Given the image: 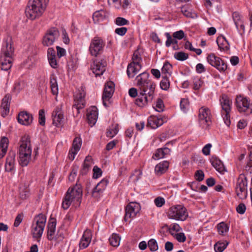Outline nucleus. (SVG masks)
<instances>
[{
	"label": "nucleus",
	"mask_w": 252,
	"mask_h": 252,
	"mask_svg": "<svg viewBox=\"0 0 252 252\" xmlns=\"http://www.w3.org/2000/svg\"><path fill=\"white\" fill-rule=\"evenodd\" d=\"M14 48L11 43V38L7 37L2 46L0 54V68L7 71L12 66Z\"/></svg>",
	"instance_id": "1"
},
{
	"label": "nucleus",
	"mask_w": 252,
	"mask_h": 252,
	"mask_svg": "<svg viewBox=\"0 0 252 252\" xmlns=\"http://www.w3.org/2000/svg\"><path fill=\"white\" fill-rule=\"evenodd\" d=\"M48 0H29L25 9L28 19L34 20L40 17L45 11Z\"/></svg>",
	"instance_id": "2"
},
{
	"label": "nucleus",
	"mask_w": 252,
	"mask_h": 252,
	"mask_svg": "<svg viewBox=\"0 0 252 252\" xmlns=\"http://www.w3.org/2000/svg\"><path fill=\"white\" fill-rule=\"evenodd\" d=\"M32 149L30 138L23 136L21 140L19 149V163L22 166H27L31 158Z\"/></svg>",
	"instance_id": "3"
},
{
	"label": "nucleus",
	"mask_w": 252,
	"mask_h": 252,
	"mask_svg": "<svg viewBox=\"0 0 252 252\" xmlns=\"http://www.w3.org/2000/svg\"><path fill=\"white\" fill-rule=\"evenodd\" d=\"M236 106L241 113L246 115H249L252 113V102L249 98L243 95L236 96Z\"/></svg>",
	"instance_id": "4"
},
{
	"label": "nucleus",
	"mask_w": 252,
	"mask_h": 252,
	"mask_svg": "<svg viewBox=\"0 0 252 252\" xmlns=\"http://www.w3.org/2000/svg\"><path fill=\"white\" fill-rule=\"evenodd\" d=\"M199 124L204 128H207L212 123V114L208 107L203 106L198 110V114Z\"/></svg>",
	"instance_id": "5"
},
{
	"label": "nucleus",
	"mask_w": 252,
	"mask_h": 252,
	"mask_svg": "<svg viewBox=\"0 0 252 252\" xmlns=\"http://www.w3.org/2000/svg\"><path fill=\"white\" fill-rule=\"evenodd\" d=\"M220 100L222 108L221 115L223 121L225 124L228 126L231 123L229 113L231 111V102L227 96L224 94L222 95Z\"/></svg>",
	"instance_id": "6"
},
{
	"label": "nucleus",
	"mask_w": 252,
	"mask_h": 252,
	"mask_svg": "<svg viewBox=\"0 0 252 252\" xmlns=\"http://www.w3.org/2000/svg\"><path fill=\"white\" fill-rule=\"evenodd\" d=\"M35 223L32 225V232L33 236H41L45 228L46 217L45 215L40 214L34 218Z\"/></svg>",
	"instance_id": "7"
},
{
	"label": "nucleus",
	"mask_w": 252,
	"mask_h": 252,
	"mask_svg": "<svg viewBox=\"0 0 252 252\" xmlns=\"http://www.w3.org/2000/svg\"><path fill=\"white\" fill-rule=\"evenodd\" d=\"M247 180L244 175H240L237 179L235 189L237 195L241 199L247 196Z\"/></svg>",
	"instance_id": "8"
},
{
	"label": "nucleus",
	"mask_w": 252,
	"mask_h": 252,
	"mask_svg": "<svg viewBox=\"0 0 252 252\" xmlns=\"http://www.w3.org/2000/svg\"><path fill=\"white\" fill-rule=\"evenodd\" d=\"M105 46V42L102 39L98 36L93 38L91 42L89 51L92 56L96 57L101 54Z\"/></svg>",
	"instance_id": "9"
},
{
	"label": "nucleus",
	"mask_w": 252,
	"mask_h": 252,
	"mask_svg": "<svg viewBox=\"0 0 252 252\" xmlns=\"http://www.w3.org/2000/svg\"><path fill=\"white\" fill-rule=\"evenodd\" d=\"M60 36L59 30L55 27L49 29L46 32L42 39V44L45 46H50L53 44L56 40Z\"/></svg>",
	"instance_id": "10"
},
{
	"label": "nucleus",
	"mask_w": 252,
	"mask_h": 252,
	"mask_svg": "<svg viewBox=\"0 0 252 252\" xmlns=\"http://www.w3.org/2000/svg\"><path fill=\"white\" fill-rule=\"evenodd\" d=\"M85 92L82 87L79 89L74 95V103L72 109L73 111H76L77 114L79 113V110L84 108L85 106L86 101L85 99Z\"/></svg>",
	"instance_id": "11"
},
{
	"label": "nucleus",
	"mask_w": 252,
	"mask_h": 252,
	"mask_svg": "<svg viewBox=\"0 0 252 252\" xmlns=\"http://www.w3.org/2000/svg\"><path fill=\"white\" fill-rule=\"evenodd\" d=\"M207 60L211 65L216 68L220 72H224L227 69V66L224 61L214 54L209 55Z\"/></svg>",
	"instance_id": "12"
},
{
	"label": "nucleus",
	"mask_w": 252,
	"mask_h": 252,
	"mask_svg": "<svg viewBox=\"0 0 252 252\" xmlns=\"http://www.w3.org/2000/svg\"><path fill=\"white\" fill-rule=\"evenodd\" d=\"M66 193L70 195V198L75 202L76 206H80L82 197V189L80 185L76 184L72 188L68 189Z\"/></svg>",
	"instance_id": "13"
},
{
	"label": "nucleus",
	"mask_w": 252,
	"mask_h": 252,
	"mask_svg": "<svg viewBox=\"0 0 252 252\" xmlns=\"http://www.w3.org/2000/svg\"><path fill=\"white\" fill-rule=\"evenodd\" d=\"M156 83L151 81L148 84L143 85L142 87L139 89V94H143L147 96L149 100H153L155 96V92L156 89Z\"/></svg>",
	"instance_id": "14"
},
{
	"label": "nucleus",
	"mask_w": 252,
	"mask_h": 252,
	"mask_svg": "<svg viewBox=\"0 0 252 252\" xmlns=\"http://www.w3.org/2000/svg\"><path fill=\"white\" fill-rule=\"evenodd\" d=\"M140 210V204L136 202H130L126 207L125 221L128 219L135 217Z\"/></svg>",
	"instance_id": "15"
},
{
	"label": "nucleus",
	"mask_w": 252,
	"mask_h": 252,
	"mask_svg": "<svg viewBox=\"0 0 252 252\" xmlns=\"http://www.w3.org/2000/svg\"><path fill=\"white\" fill-rule=\"evenodd\" d=\"M114 83L112 81L107 82L105 84L102 99L103 100V104L105 107L108 106L106 102L109 100L113 94L114 92Z\"/></svg>",
	"instance_id": "16"
},
{
	"label": "nucleus",
	"mask_w": 252,
	"mask_h": 252,
	"mask_svg": "<svg viewBox=\"0 0 252 252\" xmlns=\"http://www.w3.org/2000/svg\"><path fill=\"white\" fill-rule=\"evenodd\" d=\"M172 145L173 142L171 141L167 143L163 148L157 149L153 154L152 158L155 160H158L169 155L171 152Z\"/></svg>",
	"instance_id": "17"
},
{
	"label": "nucleus",
	"mask_w": 252,
	"mask_h": 252,
	"mask_svg": "<svg viewBox=\"0 0 252 252\" xmlns=\"http://www.w3.org/2000/svg\"><path fill=\"white\" fill-rule=\"evenodd\" d=\"M106 65V62L104 60L95 59L94 61V63L92 65L91 68L93 72L95 74L96 76H100L103 74L105 71Z\"/></svg>",
	"instance_id": "18"
},
{
	"label": "nucleus",
	"mask_w": 252,
	"mask_h": 252,
	"mask_svg": "<svg viewBox=\"0 0 252 252\" xmlns=\"http://www.w3.org/2000/svg\"><path fill=\"white\" fill-rule=\"evenodd\" d=\"M53 124L56 126H62L63 123V114L60 107H57L52 113Z\"/></svg>",
	"instance_id": "19"
},
{
	"label": "nucleus",
	"mask_w": 252,
	"mask_h": 252,
	"mask_svg": "<svg viewBox=\"0 0 252 252\" xmlns=\"http://www.w3.org/2000/svg\"><path fill=\"white\" fill-rule=\"evenodd\" d=\"M188 216L186 208L182 205L174 207V220L183 221Z\"/></svg>",
	"instance_id": "20"
},
{
	"label": "nucleus",
	"mask_w": 252,
	"mask_h": 252,
	"mask_svg": "<svg viewBox=\"0 0 252 252\" xmlns=\"http://www.w3.org/2000/svg\"><path fill=\"white\" fill-rule=\"evenodd\" d=\"M11 97L10 94L5 95L1 101L0 108L1 109V116L5 117L9 112V107Z\"/></svg>",
	"instance_id": "21"
},
{
	"label": "nucleus",
	"mask_w": 252,
	"mask_h": 252,
	"mask_svg": "<svg viewBox=\"0 0 252 252\" xmlns=\"http://www.w3.org/2000/svg\"><path fill=\"white\" fill-rule=\"evenodd\" d=\"M87 117L88 123L92 126L96 123L98 118L97 107L94 106H92L88 109L87 110Z\"/></svg>",
	"instance_id": "22"
},
{
	"label": "nucleus",
	"mask_w": 252,
	"mask_h": 252,
	"mask_svg": "<svg viewBox=\"0 0 252 252\" xmlns=\"http://www.w3.org/2000/svg\"><path fill=\"white\" fill-rule=\"evenodd\" d=\"M15 153L13 151H10L6 159L5 164V170L6 172H12L15 167Z\"/></svg>",
	"instance_id": "23"
},
{
	"label": "nucleus",
	"mask_w": 252,
	"mask_h": 252,
	"mask_svg": "<svg viewBox=\"0 0 252 252\" xmlns=\"http://www.w3.org/2000/svg\"><path fill=\"white\" fill-rule=\"evenodd\" d=\"M17 120L20 124L28 126L32 123L33 117L32 115L27 112L23 111L19 114Z\"/></svg>",
	"instance_id": "24"
},
{
	"label": "nucleus",
	"mask_w": 252,
	"mask_h": 252,
	"mask_svg": "<svg viewBox=\"0 0 252 252\" xmlns=\"http://www.w3.org/2000/svg\"><path fill=\"white\" fill-rule=\"evenodd\" d=\"M217 43L219 49L222 51H227L230 49L228 41L223 35H220L217 38Z\"/></svg>",
	"instance_id": "25"
},
{
	"label": "nucleus",
	"mask_w": 252,
	"mask_h": 252,
	"mask_svg": "<svg viewBox=\"0 0 252 252\" xmlns=\"http://www.w3.org/2000/svg\"><path fill=\"white\" fill-rule=\"evenodd\" d=\"M149 74L147 72H143L136 77V80L137 81V85L138 88H140L144 86L151 82L152 80L149 79Z\"/></svg>",
	"instance_id": "26"
},
{
	"label": "nucleus",
	"mask_w": 252,
	"mask_h": 252,
	"mask_svg": "<svg viewBox=\"0 0 252 252\" xmlns=\"http://www.w3.org/2000/svg\"><path fill=\"white\" fill-rule=\"evenodd\" d=\"M93 159L92 157L90 156H87L84 160L82 168L80 170V174L82 175H86L91 169Z\"/></svg>",
	"instance_id": "27"
},
{
	"label": "nucleus",
	"mask_w": 252,
	"mask_h": 252,
	"mask_svg": "<svg viewBox=\"0 0 252 252\" xmlns=\"http://www.w3.org/2000/svg\"><path fill=\"white\" fill-rule=\"evenodd\" d=\"M232 18L237 30L238 31H244L245 27L241 15L237 12H234L232 14Z\"/></svg>",
	"instance_id": "28"
},
{
	"label": "nucleus",
	"mask_w": 252,
	"mask_h": 252,
	"mask_svg": "<svg viewBox=\"0 0 252 252\" xmlns=\"http://www.w3.org/2000/svg\"><path fill=\"white\" fill-rule=\"evenodd\" d=\"M210 162L212 165L219 172L223 174L225 171V168L220 159L216 157H212L210 159Z\"/></svg>",
	"instance_id": "29"
},
{
	"label": "nucleus",
	"mask_w": 252,
	"mask_h": 252,
	"mask_svg": "<svg viewBox=\"0 0 252 252\" xmlns=\"http://www.w3.org/2000/svg\"><path fill=\"white\" fill-rule=\"evenodd\" d=\"M141 64L130 63L127 65L126 73L129 78H133L141 69Z\"/></svg>",
	"instance_id": "30"
},
{
	"label": "nucleus",
	"mask_w": 252,
	"mask_h": 252,
	"mask_svg": "<svg viewBox=\"0 0 252 252\" xmlns=\"http://www.w3.org/2000/svg\"><path fill=\"white\" fill-rule=\"evenodd\" d=\"M163 124V121L161 119L158 118L156 116H150L148 119L147 126H150L152 128H157L159 126Z\"/></svg>",
	"instance_id": "31"
},
{
	"label": "nucleus",
	"mask_w": 252,
	"mask_h": 252,
	"mask_svg": "<svg viewBox=\"0 0 252 252\" xmlns=\"http://www.w3.org/2000/svg\"><path fill=\"white\" fill-rule=\"evenodd\" d=\"M9 141L7 137H3L0 141V158L5 155L8 146Z\"/></svg>",
	"instance_id": "32"
},
{
	"label": "nucleus",
	"mask_w": 252,
	"mask_h": 252,
	"mask_svg": "<svg viewBox=\"0 0 252 252\" xmlns=\"http://www.w3.org/2000/svg\"><path fill=\"white\" fill-rule=\"evenodd\" d=\"M138 97L135 100V104L139 107H144L146 106L148 102H151L153 100H149L148 97L144 94H140L138 95Z\"/></svg>",
	"instance_id": "33"
},
{
	"label": "nucleus",
	"mask_w": 252,
	"mask_h": 252,
	"mask_svg": "<svg viewBox=\"0 0 252 252\" xmlns=\"http://www.w3.org/2000/svg\"><path fill=\"white\" fill-rule=\"evenodd\" d=\"M169 166V163L167 161H164L158 164L155 169L157 174L160 175L165 172Z\"/></svg>",
	"instance_id": "34"
},
{
	"label": "nucleus",
	"mask_w": 252,
	"mask_h": 252,
	"mask_svg": "<svg viewBox=\"0 0 252 252\" xmlns=\"http://www.w3.org/2000/svg\"><path fill=\"white\" fill-rule=\"evenodd\" d=\"M56 226V220L54 218H51L47 225V236H52L55 233Z\"/></svg>",
	"instance_id": "35"
},
{
	"label": "nucleus",
	"mask_w": 252,
	"mask_h": 252,
	"mask_svg": "<svg viewBox=\"0 0 252 252\" xmlns=\"http://www.w3.org/2000/svg\"><path fill=\"white\" fill-rule=\"evenodd\" d=\"M181 12L185 16L188 18L195 19L197 17V14L186 6L181 7Z\"/></svg>",
	"instance_id": "36"
},
{
	"label": "nucleus",
	"mask_w": 252,
	"mask_h": 252,
	"mask_svg": "<svg viewBox=\"0 0 252 252\" xmlns=\"http://www.w3.org/2000/svg\"><path fill=\"white\" fill-rule=\"evenodd\" d=\"M172 65L170 64L168 62H165L161 69V73L163 76H171L172 74Z\"/></svg>",
	"instance_id": "37"
},
{
	"label": "nucleus",
	"mask_w": 252,
	"mask_h": 252,
	"mask_svg": "<svg viewBox=\"0 0 252 252\" xmlns=\"http://www.w3.org/2000/svg\"><path fill=\"white\" fill-rule=\"evenodd\" d=\"M229 242L226 240L219 241L214 245L216 252H222L228 245Z\"/></svg>",
	"instance_id": "38"
},
{
	"label": "nucleus",
	"mask_w": 252,
	"mask_h": 252,
	"mask_svg": "<svg viewBox=\"0 0 252 252\" xmlns=\"http://www.w3.org/2000/svg\"><path fill=\"white\" fill-rule=\"evenodd\" d=\"M50 87L52 93L54 95H57L58 94V85L56 77L52 75L50 77Z\"/></svg>",
	"instance_id": "39"
},
{
	"label": "nucleus",
	"mask_w": 252,
	"mask_h": 252,
	"mask_svg": "<svg viewBox=\"0 0 252 252\" xmlns=\"http://www.w3.org/2000/svg\"><path fill=\"white\" fill-rule=\"evenodd\" d=\"M193 83V89L194 90H198L201 88L204 85V82L203 80L198 77L196 76L192 78Z\"/></svg>",
	"instance_id": "40"
},
{
	"label": "nucleus",
	"mask_w": 252,
	"mask_h": 252,
	"mask_svg": "<svg viewBox=\"0 0 252 252\" xmlns=\"http://www.w3.org/2000/svg\"><path fill=\"white\" fill-rule=\"evenodd\" d=\"M70 196V195L69 196L66 193L65 196L63 199L62 202V207L64 210L67 209L72 203H73V205H74L75 207H77L76 206L75 202L71 199Z\"/></svg>",
	"instance_id": "41"
},
{
	"label": "nucleus",
	"mask_w": 252,
	"mask_h": 252,
	"mask_svg": "<svg viewBox=\"0 0 252 252\" xmlns=\"http://www.w3.org/2000/svg\"><path fill=\"white\" fill-rule=\"evenodd\" d=\"M118 124H116L115 125H112L111 127H110L107 130L106 133V136L109 138H113L118 132Z\"/></svg>",
	"instance_id": "42"
},
{
	"label": "nucleus",
	"mask_w": 252,
	"mask_h": 252,
	"mask_svg": "<svg viewBox=\"0 0 252 252\" xmlns=\"http://www.w3.org/2000/svg\"><path fill=\"white\" fill-rule=\"evenodd\" d=\"M218 230L220 235H224L228 231L229 227L224 222H220L217 226Z\"/></svg>",
	"instance_id": "43"
},
{
	"label": "nucleus",
	"mask_w": 252,
	"mask_h": 252,
	"mask_svg": "<svg viewBox=\"0 0 252 252\" xmlns=\"http://www.w3.org/2000/svg\"><path fill=\"white\" fill-rule=\"evenodd\" d=\"M92 237H82L79 243L80 249H84L88 247Z\"/></svg>",
	"instance_id": "44"
},
{
	"label": "nucleus",
	"mask_w": 252,
	"mask_h": 252,
	"mask_svg": "<svg viewBox=\"0 0 252 252\" xmlns=\"http://www.w3.org/2000/svg\"><path fill=\"white\" fill-rule=\"evenodd\" d=\"M82 145V140L80 137H75L72 143V146L71 149H73L76 152H78Z\"/></svg>",
	"instance_id": "45"
},
{
	"label": "nucleus",
	"mask_w": 252,
	"mask_h": 252,
	"mask_svg": "<svg viewBox=\"0 0 252 252\" xmlns=\"http://www.w3.org/2000/svg\"><path fill=\"white\" fill-rule=\"evenodd\" d=\"M19 195L22 199H27L30 195L29 189L25 187H20L19 189Z\"/></svg>",
	"instance_id": "46"
},
{
	"label": "nucleus",
	"mask_w": 252,
	"mask_h": 252,
	"mask_svg": "<svg viewBox=\"0 0 252 252\" xmlns=\"http://www.w3.org/2000/svg\"><path fill=\"white\" fill-rule=\"evenodd\" d=\"M174 58L177 60L184 61L188 59L189 55L183 52H178L174 54Z\"/></svg>",
	"instance_id": "47"
},
{
	"label": "nucleus",
	"mask_w": 252,
	"mask_h": 252,
	"mask_svg": "<svg viewBox=\"0 0 252 252\" xmlns=\"http://www.w3.org/2000/svg\"><path fill=\"white\" fill-rule=\"evenodd\" d=\"M168 77L162 76V79L160 83V88L164 90H167L170 86V82Z\"/></svg>",
	"instance_id": "48"
},
{
	"label": "nucleus",
	"mask_w": 252,
	"mask_h": 252,
	"mask_svg": "<svg viewBox=\"0 0 252 252\" xmlns=\"http://www.w3.org/2000/svg\"><path fill=\"white\" fill-rule=\"evenodd\" d=\"M160 232L162 233L164 236H167L169 235L173 236V227L172 228H169L167 225L164 226L160 229Z\"/></svg>",
	"instance_id": "49"
},
{
	"label": "nucleus",
	"mask_w": 252,
	"mask_h": 252,
	"mask_svg": "<svg viewBox=\"0 0 252 252\" xmlns=\"http://www.w3.org/2000/svg\"><path fill=\"white\" fill-rule=\"evenodd\" d=\"M180 108L183 112L187 111L189 108V101L188 99L183 98L181 100Z\"/></svg>",
	"instance_id": "50"
},
{
	"label": "nucleus",
	"mask_w": 252,
	"mask_h": 252,
	"mask_svg": "<svg viewBox=\"0 0 252 252\" xmlns=\"http://www.w3.org/2000/svg\"><path fill=\"white\" fill-rule=\"evenodd\" d=\"M148 245L150 250L152 252H155L158 249L157 241L154 239L149 241Z\"/></svg>",
	"instance_id": "51"
},
{
	"label": "nucleus",
	"mask_w": 252,
	"mask_h": 252,
	"mask_svg": "<svg viewBox=\"0 0 252 252\" xmlns=\"http://www.w3.org/2000/svg\"><path fill=\"white\" fill-rule=\"evenodd\" d=\"M110 244L113 247H118L120 245L121 237H109Z\"/></svg>",
	"instance_id": "52"
},
{
	"label": "nucleus",
	"mask_w": 252,
	"mask_h": 252,
	"mask_svg": "<svg viewBox=\"0 0 252 252\" xmlns=\"http://www.w3.org/2000/svg\"><path fill=\"white\" fill-rule=\"evenodd\" d=\"M163 108L164 104L162 100L160 98H158L155 108V110L158 112H161L163 111Z\"/></svg>",
	"instance_id": "53"
},
{
	"label": "nucleus",
	"mask_w": 252,
	"mask_h": 252,
	"mask_svg": "<svg viewBox=\"0 0 252 252\" xmlns=\"http://www.w3.org/2000/svg\"><path fill=\"white\" fill-rule=\"evenodd\" d=\"M132 62L131 63H134L135 64H140V63L142 60V59L139 54L138 52L137 51H135L133 55V57L132 58Z\"/></svg>",
	"instance_id": "54"
},
{
	"label": "nucleus",
	"mask_w": 252,
	"mask_h": 252,
	"mask_svg": "<svg viewBox=\"0 0 252 252\" xmlns=\"http://www.w3.org/2000/svg\"><path fill=\"white\" fill-rule=\"evenodd\" d=\"M39 123L40 125L43 126L45 124V112L43 109H41L39 111Z\"/></svg>",
	"instance_id": "55"
},
{
	"label": "nucleus",
	"mask_w": 252,
	"mask_h": 252,
	"mask_svg": "<svg viewBox=\"0 0 252 252\" xmlns=\"http://www.w3.org/2000/svg\"><path fill=\"white\" fill-rule=\"evenodd\" d=\"M174 236H185V234L182 232V228L179 224L174 223Z\"/></svg>",
	"instance_id": "56"
},
{
	"label": "nucleus",
	"mask_w": 252,
	"mask_h": 252,
	"mask_svg": "<svg viewBox=\"0 0 252 252\" xmlns=\"http://www.w3.org/2000/svg\"><path fill=\"white\" fill-rule=\"evenodd\" d=\"M154 203L157 207H161L165 204V200L163 197L158 196L155 199Z\"/></svg>",
	"instance_id": "57"
},
{
	"label": "nucleus",
	"mask_w": 252,
	"mask_h": 252,
	"mask_svg": "<svg viewBox=\"0 0 252 252\" xmlns=\"http://www.w3.org/2000/svg\"><path fill=\"white\" fill-rule=\"evenodd\" d=\"M93 178L97 179L100 177L102 175V171L101 169L97 166H94L93 168Z\"/></svg>",
	"instance_id": "58"
},
{
	"label": "nucleus",
	"mask_w": 252,
	"mask_h": 252,
	"mask_svg": "<svg viewBox=\"0 0 252 252\" xmlns=\"http://www.w3.org/2000/svg\"><path fill=\"white\" fill-rule=\"evenodd\" d=\"M115 23L118 26H124L128 24V21L124 18L117 17L116 19Z\"/></svg>",
	"instance_id": "59"
},
{
	"label": "nucleus",
	"mask_w": 252,
	"mask_h": 252,
	"mask_svg": "<svg viewBox=\"0 0 252 252\" xmlns=\"http://www.w3.org/2000/svg\"><path fill=\"white\" fill-rule=\"evenodd\" d=\"M103 191L100 188H98L97 185L93 187L92 190L91 191L92 195L94 197H97L98 195L102 193Z\"/></svg>",
	"instance_id": "60"
},
{
	"label": "nucleus",
	"mask_w": 252,
	"mask_h": 252,
	"mask_svg": "<svg viewBox=\"0 0 252 252\" xmlns=\"http://www.w3.org/2000/svg\"><path fill=\"white\" fill-rule=\"evenodd\" d=\"M211 147L212 144L210 143H208L205 145L202 150L203 154L205 156L209 155Z\"/></svg>",
	"instance_id": "61"
},
{
	"label": "nucleus",
	"mask_w": 252,
	"mask_h": 252,
	"mask_svg": "<svg viewBox=\"0 0 252 252\" xmlns=\"http://www.w3.org/2000/svg\"><path fill=\"white\" fill-rule=\"evenodd\" d=\"M246 210V207L244 203H240L236 208L237 212L240 214H244Z\"/></svg>",
	"instance_id": "62"
},
{
	"label": "nucleus",
	"mask_w": 252,
	"mask_h": 252,
	"mask_svg": "<svg viewBox=\"0 0 252 252\" xmlns=\"http://www.w3.org/2000/svg\"><path fill=\"white\" fill-rule=\"evenodd\" d=\"M108 183V181L107 180L103 179L100 182H99L96 185H97L98 188H100L103 191L105 189Z\"/></svg>",
	"instance_id": "63"
},
{
	"label": "nucleus",
	"mask_w": 252,
	"mask_h": 252,
	"mask_svg": "<svg viewBox=\"0 0 252 252\" xmlns=\"http://www.w3.org/2000/svg\"><path fill=\"white\" fill-rule=\"evenodd\" d=\"M50 65L54 68H57L58 64L56 59V57H51L48 58Z\"/></svg>",
	"instance_id": "64"
}]
</instances>
